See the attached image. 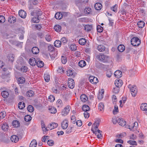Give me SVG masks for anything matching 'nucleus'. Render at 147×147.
Returning <instances> with one entry per match:
<instances>
[{"instance_id":"72a5a7b5","label":"nucleus","mask_w":147,"mask_h":147,"mask_svg":"<svg viewBox=\"0 0 147 147\" xmlns=\"http://www.w3.org/2000/svg\"><path fill=\"white\" fill-rule=\"evenodd\" d=\"M18 81L19 84H23L25 82V80L24 78L20 77L18 79Z\"/></svg>"},{"instance_id":"338daca9","label":"nucleus","mask_w":147,"mask_h":147,"mask_svg":"<svg viewBox=\"0 0 147 147\" xmlns=\"http://www.w3.org/2000/svg\"><path fill=\"white\" fill-rule=\"evenodd\" d=\"M45 38L46 40L48 42H50L51 40V36L49 35H46L45 36Z\"/></svg>"},{"instance_id":"f8f14e48","label":"nucleus","mask_w":147,"mask_h":147,"mask_svg":"<svg viewBox=\"0 0 147 147\" xmlns=\"http://www.w3.org/2000/svg\"><path fill=\"white\" fill-rule=\"evenodd\" d=\"M29 63L30 65L32 66H34L36 64L37 61L36 59L34 58H30L29 60Z\"/></svg>"},{"instance_id":"4468645a","label":"nucleus","mask_w":147,"mask_h":147,"mask_svg":"<svg viewBox=\"0 0 147 147\" xmlns=\"http://www.w3.org/2000/svg\"><path fill=\"white\" fill-rule=\"evenodd\" d=\"M11 140L12 142H13L16 143L18 141L19 138L17 136L15 135H14L11 136Z\"/></svg>"},{"instance_id":"864d4df0","label":"nucleus","mask_w":147,"mask_h":147,"mask_svg":"<svg viewBox=\"0 0 147 147\" xmlns=\"http://www.w3.org/2000/svg\"><path fill=\"white\" fill-rule=\"evenodd\" d=\"M103 27L100 25H98L97 27V30L98 32H101L103 31Z\"/></svg>"},{"instance_id":"c03bdc74","label":"nucleus","mask_w":147,"mask_h":147,"mask_svg":"<svg viewBox=\"0 0 147 147\" xmlns=\"http://www.w3.org/2000/svg\"><path fill=\"white\" fill-rule=\"evenodd\" d=\"M24 120L26 122L30 121L32 119V117L29 115H27L25 116Z\"/></svg>"},{"instance_id":"6e6d98bb","label":"nucleus","mask_w":147,"mask_h":147,"mask_svg":"<svg viewBox=\"0 0 147 147\" xmlns=\"http://www.w3.org/2000/svg\"><path fill=\"white\" fill-rule=\"evenodd\" d=\"M30 1H28V7L29 9L30 10L32 9L33 8L34 6V5L33 4H31L30 2Z\"/></svg>"},{"instance_id":"a18cd8bd","label":"nucleus","mask_w":147,"mask_h":147,"mask_svg":"<svg viewBox=\"0 0 147 147\" xmlns=\"http://www.w3.org/2000/svg\"><path fill=\"white\" fill-rule=\"evenodd\" d=\"M39 21L38 16L33 18L32 19V21L34 23H38L39 22Z\"/></svg>"},{"instance_id":"4d7b16f0","label":"nucleus","mask_w":147,"mask_h":147,"mask_svg":"<svg viewBox=\"0 0 147 147\" xmlns=\"http://www.w3.org/2000/svg\"><path fill=\"white\" fill-rule=\"evenodd\" d=\"M47 144L49 146H52L54 145V141L52 140H49L47 141Z\"/></svg>"},{"instance_id":"ea45409f","label":"nucleus","mask_w":147,"mask_h":147,"mask_svg":"<svg viewBox=\"0 0 147 147\" xmlns=\"http://www.w3.org/2000/svg\"><path fill=\"white\" fill-rule=\"evenodd\" d=\"M34 92L32 90H30L26 93V95L28 97H31L34 95Z\"/></svg>"},{"instance_id":"09e8293b","label":"nucleus","mask_w":147,"mask_h":147,"mask_svg":"<svg viewBox=\"0 0 147 147\" xmlns=\"http://www.w3.org/2000/svg\"><path fill=\"white\" fill-rule=\"evenodd\" d=\"M6 112L4 111H3L0 113V119L4 118L6 116Z\"/></svg>"},{"instance_id":"cd10ccee","label":"nucleus","mask_w":147,"mask_h":147,"mask_svg":"<svg viewBox=\"0 0 147 147\" xmlns=\"http://www.w3.org/2000/svg\"><path fill=\"white\" fill-rule=\"evenodd\" d=\"M1 95L2 96L5 98H7L9 95V94L8 92L6 91H3L1 92Z\"/></svg>"},{"instance_id":"0e129e2a","label":"nucleus","mask_w":147,"mask_h":147,"mask_svg":"<svg viewBox=\"0 0 147 147\" xmlns=\"http://www.w3.org/2000/svg\"><path fill=\"white\" fill-rule=\"evenodd\" d=\"M5 21V17L2 15H0V23H4Z\"/></svg>"},{"instance_id":"39448f33","label":"nucleus","mask_w":147,"mask_h":147,"mask_svg":"<svg viewBox=\"0 0 147 147\" xmlns=\"http://www.w3.org/2000/svg\"><path fill=\"white\" fill-rule=\"evenodd\" d=\"M89 80L91 83L94 84H96L98 82V78L93 76H90Z\"/></svg>"},{"instance_id":"6ab92c4d","label":"nucleus","mask_w":147,"mask_h":147,"mask_svg":"<svg viewBox=\"0 0 147 147\" xmlns=\"http://www.w3.org/2000/svg\"><path fill=\"white\" fill-rule=\"evenodd\" d=\"M86 42V40L84 38H81L79 39V44L82 45H84Z\"/></svg>"},{"instance_id":"f704fd0d","label":"nucleus","mask_w":147,"mask_h":147,"mask_svg":"<svg viewBox=\"0 0 147 147\" xmlns=\"http://www.w3.org/2000/svg\"><path fill=\"white\" fill-rule=\"evenodd\" d=\"M36 65L39 67H41L44 65V63L41 61H38L37 62Z\"/></svg>"},{"instance_id":"bb28decb","label":"nucleus","mask_w":147,"mask_h":147,"mask_svg":"<svg viewBox=\"0 0 147 147\" xmlns=\"http://www.w3.org/2000/svg\"><path fill=\"white\" fill-rule=\"evenodd\" d=\"M86 62L84 60H81L78 63L79 66L81 67H84L86 65Z\"/></svg>"},{"instance_id":"f257e3e1","label":"nucleus","mask_w":147,"mask_h":147,"mask_svg":"<svg viewBox=\"0 0 147 147\" xmlns=\"http://www.w3.org/2000/svg\"><path fill=\"white\" fill-rule=\"evenodd\" d=\"M96 58L100 61L105 62L107 61L108 57L102 53H100L96 56Z\"/></svg>"},{"instance_id":"9d476101","label":"nucleus","mask_w":147,"mask_h":147,"mask_svg":"<svg viewBox=\"0 0 147 147\" xmlns=\"http://www.w3.org/2000/svg\"><path fill=\"white\" fill-rule=\"evenodd\" d=\"M118 124L122 126H124L126 125V122L122 118H118Z\"/></svg>"},{"instance_id":"37998d69","label":"nucleus","mask_w":147,"mask_h":147,"mask_svg":"<svg viewBox=\"0 0 147 147\" xmlns=\"http://www.w3.org/2000/svg\"><path fill=\"white\" fill-rule=\"evenodd\" d=\"M27 109L28 111L30 112H33L34 109L33 107L31 105H29L27 107Z\"/></svg>"},{"instance_id":"dca6fc26","label":"nucleus","mask_w":147,"mask_h":147,"mask_svg":"<svg viewBox=\"0 0 147 147\" xmlns=\"http://www.w3.org/2000/svg\"><path fill=\"white\" fill-rule=\"evenodd\" d=\"M16 19L14 16L10 17L8 18V21L10 23H14L16 22Z\"/></svg>"},{"instance_id":"a878e982","label":"nucleus","mask_w":147,"mask_h":147,"mask_svg":"<svg viewBox=\"0 0 147 147\" xmlns=\"http://www.w3.org/2000/svg\"><path fill=\"white\" fill-rule=\"evenodd\" d=\"M18 106L20 109H23L25 107V103L23 102H20L18 103Z\"/></svg>"},{"instance_id":"b1692460","label":"nucleus","mask_w":147,"mask_h":147,"mask_svg":"<svg viewBox=\"0 0 147 147\" xmlns=\"http://www.w3.org/2000/svg\"><path fill=\"white\" fill-rule=\"evenodd\" d=\"M97 49L100 52H103L105 49V48L103 45H99L98 46Z\"/></svg>"},{"instance_id":"20e7f679","label":"nucleus","mask_w":147,"mask_h":147,"mask_svg":"<svg viewBox=\"0 0 147 147\" xmlns=\"http://www.w3.org/2000/svg\"><path fill=\"white\" fill-rule=\"evenodd\" d=\"M71 109V107L69 105L67 106L61 112V114L63 116L67 115L69 113Z\"/></svg>"},{"instance_id":"603ef678","label":"nucleus","mask_w":147,"mask_h":147,"mask_svg":"<svg viewBox=\"0 0 147 147\" xmlns=\"http://www.w3.org/2000/svg\"><path fill=\"white\" fill-rule=\"evenodd\" d=\"M67 74L68 76H70L73 75V71L69 69L67 71Z\"/></svg>"},{"instance_id":"49530a36","label":"nucleus","mask_w":147,"mask_h":147,"mask_svg":"<svg viewBox=\"0 0 147 147\" xmlns=\"http://www.w3.org/2000/svg\"><path fill=\"white\" fill-rule=\"evenodd\" d=\"M55 100V97L52 95H51L49 96L48 98V100L50 102H53Z\"/></svg>"},{"instance_id":"f03ea898","label":"nucleus","mask_w":147,"mask_h":147,"mask_svg":"<svg viewBox=\"0 0 147 147\" xmlns=\"http://www.w3.org/2000/svg\"><path fill=\"white\" fill-rule=\"evenodd\" d=\"M128 87L129 89L132 96L133 97H135L137 92L136 87L135 86H133L131 84H129Z\"/></svg>"},{"instance_id":"58836bf2","label":"nucleus","mask_w":147,"mask_h":147,"mask_svg":"<svg viewBox=\"0 0 147 147\" xmlns=\"http://www.w3.org/2000/svg\"><path fill=\"white\" fill-rule=\"evenodd\" d=\"M50 112L51 113H55L57 112V109L56 108L51 107L49 109Z\"/></svg>"},{"instance_id":"3c124183","label":"nucleus","mask_w":147,"mask_h":147,"mask_svg":"<svg viewBox=\"0 0 147 147\" xmlns=\"http://www.w3.org/2000/svg\"><path fill=\"white\" fill-rule=\"evenodd\" d=\"M47 44L44 42L40 40L39 42V45L41 47H45Z\"/></svg>"},{"instance_id":"680f3d73","label":"nucleus","mask_w":147,"mask_h":147,"mask_svg":"<svg viewBox=\"0 0 147 147\" xmlns=\"http://www.w3.org/2000/svg\"><path fill=\"white\" fill-rule=\"evenodd\" d=\"M70 49L71 50L74 51L76 49V47L75 44L72 45L70 46Z\"/></svg>"},{"instance_id":"ddd939ff","label":"nucleus","mask_w":147,"mask_h":147,"mask_svg":"<svg viewBox=\"0 0 147 147\" xmlns=\"http://www.w3.org/2000/svg\"><path fill=\"white\" fill-rule=\"evenodd\" d=\"M32 51L33 54H37L39 53V49L38 47H34L32 48Z\"/></svg>"},{"instance_id":"774afa93","label":"nucleus","mask_w":147,"mask_h":147,"mask_svg":"<svg viewBox=\"0 0 147 147\" xmlns=\"http://www.w3.org/2000/svg\"><path fill=\"white\" fill-rule=\"evenodd\" d=\"M138 125V123L137 122H135L132 125V129L133 130L136 129Z\"/></svg>"},{"instance_id":"7ed1b4c3","label":"nucleus","mask_w":147,"mask_h":147,"mask_svg":"<svg viewBox=\"0 0 147 147\" xmlns=\"http://www.w3.org/2000/svg\"><path fill=\"white\" fill-rule=\"evenodd\" d=\"M131 42L132 45L137 46L140 43V41L138 37H134L131 39Z\"/></svg>"},{"instance_id":"c756f323","label":"nucleus","mask_w":147,"mask_h":147,"mask_svg":"<svg viewBox=\"0 0 147 147\" xmlns=\"http://www.w3.org/2000/svg\"><path fill=\"white\" fill-rule=\"evenodd\" d=\"M82 110L85 112H87L89 111L90 110L89 107L87 105H84L82 108Z\"/></svg>"},{"instance_id":"a19ab883","label":"nucleus","mask_w":147,"mask_h":147,"mask_svg":"<svg viewBox=\"0 0 147 147\" xmlns=\"http://www.w3.org/2000/svg\"><path fill=\"white\" fill-rule=\"evenodd\" d=\"M56 105L58 107H62L63 105V102L61 100L59 99L57 102Z\"/></svg>"},{"instance_id":"5701e85b","label":"nucleus","mask_w":147,"mask_h":147,"mask_svg":"<svg viewBox=\"0 0 147 147\" xmlns=\"http://www.w3.org/2000/svg\"><path fill=\"white\" fill-rule=\"evenodd\" d=\"M55 18L57 19L60 20L62 18V15H61V12L57 13L55 16Z\"/></svg>"},{"instance_id":"a211bd4d","label":"nucleus","mask_w":147,"mask_h":147,"mask_svg":"<svg viewBox=\"0 0 147 147\" xmlns=\"http://www.w3.org/2000/svg\"><path fill=\"white\" fill-rule=\"evenodd\" d=\"M141 110L143 111H146L147 110V104L146 103H142L140 107Z\"/></svg>"},{"instance_id":"2f4dec72","label":"nucleus","mask_w":147,"mask_h":147,"mask_svg":"<svg viewBox=\"0 0 147 147\" xmlns=\"http://www.w3.org/2000/svg\"><path fill=\"white\" fill-rule=\"evenodd\" d=\"M92 25H86L84 26V29L87 30V31H90L92 29Z\"/></svg>"},{"instance_id":"13d9d810","label":"nucleus","mask_w":147,"mask_h":147,"mask_svg":"<svg viewBox=\"0 0 147 147\" xmlns=\"http://www.w3.org/2000/svg\"><path fill=\"white\" fill-rule=\"evenodd\" d=\"M44 79L46 82H48L50 80V76L47 74H45L44 76Z\"/></svg>"},{"instance_id":"0eeeda50","label":"nucleus","mask_w":147,"mask_h":147,"mask_svg":"<svg viewBox=\"0 0 147 147\" xmlns=\"http://www.w3.org/2000/svg\"><path fill=\"white\" fill-rule=\"evenodd\" d=\"M58 126V124L57 123H53L48 125L47 128L50 130L56 128Z\"/></svg>"},{"instance_id":"423d86ee","label":"nucleus","mask_w":147,"mask_h":147,"mask_svg":"<svg viewBox=\"0 0 147 147\" xmlns=\"http://www.w3.org/2000/svg\"><path fill=\"white\" fill-rule=\"evenodd\" d=\"M68 121L67 119H65L61 123L62 128L64 129H66L68 125Z\"/></svg>"},{"instance_id":"c9c22d12","label":"nucleus","mask_w":147,"mask_h":147,"mask_svg":"<svg viewBox=\"0 0 147 147\" xmlns=\"http://www.w3.org/2000/svg\"><path fill=\"white\" fill-rule=\"evenodd\" d=\"M99 123L98 121H96L94 122L93 125H92V127L93 129H96L98 128V126L99 125Z\"/></svg>"},{"instance_id":"f3484780","label":"nucleus","mask_w":147,"mask_h":147,"mask_svg":"<svg viewBox=\"0 0 147 147\" xmlns=\"http://www.w3.org/2000/svg\"><path fill=\"white\" fill-rule=\"evenodd\" d=\"M80 99L82 101L85 102L87 100L88 98L85 94H83L81 95L80 96Z\"/></svg>"},{"instance_id":"4be33fe9","label":"nucleus","mask_w":147,"mask_h":147,"mask_svg":"<svg viewBox=\"0 0 147 147\" xmlns=\"http://www.w3.org/2000/svg\"><path fill=\"white\" fill-rule=\"evenodd\" d=\"M61 42L58 40H55L54 42V46L57 47H60L61 46Z\"/></svg>"},{"instance_id":"473e14b6","label":"nucleus","mask_w":147,"mask_h":147,"mask_svg":"<svg viewBox=\"0 0 147 147\" xmlns=\"http://www.w3.org/2000/svg\"><path fill=\"white\" fill-rule=\"evenodd\" d=\"M14 55L12 54L9 55L8 56V58L9 59V61H10L11 62H12L14 60Z\"/></svg>"},{"instance_id":"79ce46f5","label":"nucleus","mask_w":147,"mask_h":147,"mask_svg":"<svg viewBox=\"0 0 147 147\" xmlns=\"http://www.w3.org/2000/svg\"><path fill=\"white\" fill-rule=\"evenodd\" d=\"M98 109L100 111L103 110L104 109V105L102 102H100L98 105Z\"/></svg>"},{"instance_id":"412c9836","label":"nucleus","mask_w":147,"mask_h":147,"mask_svg":"<svg viewBox=\"0 0 147 147\" xmlns=\"http://www.w3.org/2000/svg\"><path fill=\"white\" fill-rule=\"evenodd\" d=\"M118 50L120 52H122L125 50V47L122 45H119L117 48Z\"/></svg>"},{"instance_id":"2eb2a0df","label":"nucleus","mask_w":147,"mask_h":147,"mask_svg":"<svg viewBox=\"0 0 147 147\" xmlns=\"http://www.w3.org/2000/svg\"><path fill=\"white\" fill-rule=\"evenodd\" d=\"M102 5L99 3H97L94 5V8L96 10H99L102 8Z\"/></svg>"},{"instance_id":"c85d7f7f","label":"nucleus","mask_w":147,"mask_h":147,"mask_svg":"<svg viewBox=\"0 0 147 147\" xmlns=\"http://www.w3.org/2000/svg\"><path fill=\"white\" fill-rule=\"evenodd\" d=\"M2 129L5 131H7L9 129V126L6 123H3L1 126Z\"/></svg>"},{"instance_id":"393cba45","label":"nucleus","mask_w":147,"mask_h":147,"mask_svg":"<svg viewBox=\"0 0 147 147\" xmlns=\"http://www.w3.org/2000/svg\"><path fill=\"white\" fill-rule=\"evenodd\" d=\"M37 142L35 140H33L30 145L29 147H36Z\"/></svg>"},{"instance_id":"7c9ffc66","label":"nucleus","mask_w":147,"mask_h":147,"mask_svg":"<svg viewBox=\"0 0 147 147\" xmlns=\"http://www.w3.org/2000/svg\"><path fill=\"white\" fill-rule=\"evenodd\" d=\"M12 124L13 126L15 127H18L20 126V123L17 120L13 121Z\"/></svg>"},{"instance_id":"4c0bfd02","label":"nucleus","mask_w":147,"mask_h":147,"mask_svg":"<svg viewBox=\"0 0 147 147\" xmlns=\"http://www.w3.org/2000/svg\"><path fill=\"white\" fill-rule=\"evenodd\" d=\"M41 127L42 129H43L44 128H45V131H49V129H47V127H46L45 126V124L44 122L43 121H41Z\"/></svg>"},{"instance_id":"6e6552de","label":"nucleus","mask_w":147,"mask_h":147,"mask_svg":"<svg viewBox=\"0 0 147 147\" xmlns=\"http://www.w3.org/2000/svg\"><path fill=\"white\" fill-rule=\"evenodd\" d=\"M123 84L122 80L121 79L116 80L115 82V84L117 87H121Z\"/></svg>"},{"instance_id":"9b49d317","label":"nucleus","mask_w":147,"mask_h":147,"mask_svg":"<svg viewBox=\"0 0 147 147\" xmlns=\"http://www.w3.org/2000/svg\"><path fill=\"white\" fill-rule=\"evenodd\" d=\"M114 75L115 77L119 78L122 76V72L121 71L119 70H117L115 72Z\"/></svg>"},{"instance_id":"5fc2aeb1","label":"nucleus","mask_w":147,"mask_h":147,"mask_svg":"<svg viewBox=\"0 0 147 147\" xmlns=\"http://www.w3.org/2000/svg\"><path fill=\"white\" fill-rule=\"evenodd\" d=\"M63 100L65 102H67L69 99V97L68 96L66 95H64L62 96Z\"/></svg>"},{"instance_id":"de8ad7c7","label":"nucleus","mask_w":147,"mask_h":147,"mask_svg":"<svg viewBox=\"0 0 147 147\" xmlns=\"http://www.w3.org/2000/svg\"><path fill=\"white\" fill-rule=\"evenodd\" d=\"M118 112V107L117 105H115L114 109L113 111V113L114 114H116Z\"/></svg>"},{"instance_id":"052dcab7","label":"nucleus","mask_w":147,"mask_h":147,"mask_svg":"<svg viewBox=\"0 0 147 147\" xmlns=\"http://www.w3.org/2000/svg\"><path fill=\"white\" fill-rule=\"evenodd\" d=\"M61 61L62 63L63 64H65L67 61L66 58L64 56H62L61 57Z\"/></svg>"},{"instance_id":"1a4fd4ad","label":"nucleus","mask_w":147,"mask_h":147,"mask_svg":"<svg viewBox=\"0 0 147 147\" xmlns=\"http://www.w3.org/2000/svg\"><path fill=\"white\" fill-rule=\"evenodd\" d=\"M26 12L24 10H21L19 12V16L22 18H25L26 17Z\"/></svg>"},{"instance_id":"bf43d9fd","label":"nucleus","mask_w":147,"mask_h":147,"mask_svg":"<svg viewBox=\"0 0 147 147\" xmlns=\"http://www.w3.org/2000/svg\"><path fill=\"white\" fill-rule=\"evenodd\" d=\"M71 122L73 123H75L76 121V119L75 116L74 115H72L71 118Z\"/></svg>"},{"instance_id":"aec40b11","label":"nucleus","mask_w":147,"mask_h":147,"mask_svg":"<svg viewBox=\"0 0 147 147\" xmlns=\"http://www.w3.org/2000/svg\"><path fill=\"white\" fill-rule=\"evenodd\" d=\"M137 25L139 28H142L144 26L145 23L143 21H140L138 22Z\"/></svg>"},{"instance_id":"e433bc0d","label":"nucleus","mask_w":147,"mask_h":147,"mask_svg":"<svg viewBox=\"0 0 147 147\" xmlns=\"http://www.w3.org/2000/svg\"><path fill=\"white\" fill-rule=\"evenodd\" d=\"M54 29L56 31L59 32L61 30V27L59 25H56L55 26Z\"/></svg>"},{"instance_id":"69168bd1","label":"nucleus","mask_w":147,"mask_h":147,"mask_svg":"<svg viewBox=\"0 0 147 147\" xmlns=\"http://www.w3.org/2000/svg\"><path fill=\"white\" fill-rule=\"evenodd\" d=\"M127 142L130 144L132 145H137V143L135 141L129 140Z\"/></svg>"},{"instance_id":"8fccbe9b","label":"nucleus","mask_w":147,"mask_h":147,"mask_svg":"<svg viewBox=\"0 0 147 147\" xmlns=\"http://www.w3.org/2000/svg\"><path fill=\"white\" fill-rule=\"evenodd\" d=\"M28 69V67L25 66L22 67L20 69V71L23 72H26Z\"/></svg>"},{"instance_id":"e2e57ef3","label":"nucleus","mask_w":147,"mask_h":147,"mask_svg":"<svg viewBox=\"0 0 147 147\" xmlns=\"http://www.w3.org/2000/svg\"><path fill=\"white\" fill-rule=\"evenodd\" d=\"M84 11L85 12H86L88 14H90L91 11V9L90 7H86L84 9Z\"/></svg>"}]
</instances>
